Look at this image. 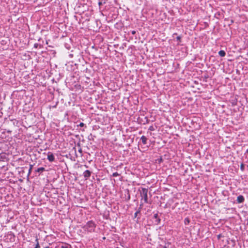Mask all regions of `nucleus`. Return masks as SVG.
Listing matches in <instances>:
<instances>
[{
  "mask_svg": "<svg viewBox=\"0 0 248 248\" xmlns=\"http://www.w3.org/2000/svg\"><path fill=\"white\" fill-rule=\"evenodd\" d=\"M119 175V174H118V172H114V173H113V174H112V175H113V176H115H115H118Z\"/></svg>",
  "mask_w": 248,
  "mask_h": 248,
  "instance_id": "obj_13",
  "label": "nucleus"
},
{
  "mask_svg": "<svg viewBox=\"0 0 248 248\" xmlns=\"http://www.w3.org/2000/svg\"><path fill=\"white\" fill-rule=\"evenodd\" d=\"M44 170H45V168H44L41 167V168H38L37 171L38 172H41V171H44Z\"/></svg>",
  "mask_w": 248,
  "mask_h": 248,
  "instance_id": "obj_10",
  "label": "nucleus"
},
{
  "mask_svg": "<svg viewBox=\"0 0 248 248\" xmlns=\"http://www.w3.org/2000/svg\"><path fill=\"white\" fill-rule=\"evenodd\" d=\"M139 213V211H137L135 213V216H137V214H138Z\"/></svg>",
  "mask_w": 248,
  "mask_h": 248,
  "instance_id": "obj_17",
  "label": "nucleus"
},
{
  "mask_svg": "<svg viewBox=\"0 0 248 248\" xmlns=\"http://www.w3.org/2000/svg\"><path fill=\"white\" fill-rule=\"evenodd\" d=\"M61 248H71V246L67 244H63L61 247Z\"/></svg>",
  "mask_w": 248,
  "mask_h": 248,
  "instance_id": "obj_7",
  "label": "nucleus"
},
{
  "mask_svg": "<svg viewBox=\"0 0 248 248\" xmlns=\"http://www.w3.org/2000/svg\"><path fill=\"white\" fill-rule=\"evenodd\" d=\"M176 39L177 40L180 41L181 39V37H180V36H177Z\"/></svg>",
  "mask_w": 248,
  "mask_h": 248,
  "instance_id": "obj_15",
  "label": "nucleus"
},
{
  "mask_svg": "<svg viewBox=\"0 0 248 248\" xmlns=\"http://www.w3.org/2000/svg\"><path fill=\"white\" fill-rule=\"evenodd\" d=\"M84 125V124L83 123H80V124H79V126H81V127H82V126H83V125Z\"/></svg>",
  "mask_w": 248,
  "mask_h": 248,
  "instance_id": "obj_14",
  "label": "nucleus"
},
{
  "mask_svg": "<svg viewBox=\"0 0 248 248\" xmlns=\"http://www.w3.org/2000/svg\"><path fill=\"white\" fill-rule=\"evenodd\" d=\"M88 225L89 226V227L93 228L94 227V224L92 222H89L88 223Z\"/></svg>",
  "mask_w": 248,
  "mask_h": 248,
  "instance_id": "obj_8",
  "label": "nucleus"
},
{
  "mask_svg": "<svg viewBox=\"0 0 248 248\" xmlns=\"http://www.w3.org/2000/svg\"><path fill=\"white\" fill-rule=\"evenodd\" d=\"M135 32L134 31H133L132 32V33H133V34H134V33H135Z\"/></svg>",
  "mask_w": 248,
  "mask_h": 248,
  "instance_id": "obj_20",
  "label": "nucleus"
},
{
  "mask_svg": "<svg viewBox=\"0 0 248 248\" xmlns=\"http://www.w3.org/2000/svg\"><path fill=\"white\" fill-rule=\"evenodd\" d=\"M47 159L50 162H53L55 159L54 156L52 153H49L47 155Z\"/></svg>",
  "mask_w": 248,
  "mask_h": 248,
  "instance_id": "obj_2",
  "label": "nucleus"
},
{
  "mask_svg": "<svg viewBox=\"0 0 248 248\" xmlns=\"http://www.w3.org/2000/svg\"><path fill=\"white\" fill-rule=\"evenodd\" d=\"M245 200L244 197L242 195H239L237 197V202L238 203H242Z\"/></svg>",
  "mask_w": 248,
  "mask_h": 248,
  "instance_id": "obj_4",
  "label": "nucleus"
},
{
  "mask_svg": "<svg viewBox=\"0 0 248 248\" xmlns=\"http://www.w3.org/2000/svg\"><path fill=\"white\" fill-rule=\"evenodd\" d=\"M154 217L155 218L157 219L156 221L157 222V223L159 222L160 219L158 218V215L157 214H155L154 215Z\"/></svg>",
  "mask_w": 248,
  "mask_h": 248,
  "instance_id": "obj_9",
  "label": "nucleus"
},
{
  "mask_svg": "<svg viewBox=\"0 0 248 248\" xmlns=\"http://www.w3.org/2000/svg\"><path fill=\"white\" fill-rule=\"evenodd\" d=\"M83 175L86 179L89 178L91 175V171L89 170H85L83 173Z\"/></svg>",
  "mask_w": 248,
  "mask_h": 248,
  "instance_id": "obj_3",
  "label": "nucleus"
},
{
  "mask_svg": "<svg viewBox=\"0 0 248 248\" xmlns=\"http://www.w3.org/2000/svg\"><path fill=\"white\" fill-rule=\"evenodd\" d=\"M163 248H168L166 246H165L163 247Z\"/></svg>",
  "mask_w": 248,
  "mask_h": 248,
  "instance_id": "obj_18",
  "label": "nucleus"
},
{
  "mask_svg": "<svg viewBox=\"0 0 248 248\" xmlns=\"http://www.w3.org/2000/svg\"><path fill=\"white\" fill-rule=\"evenodd\" d=\"M147 192L148 189L146 188H142V199L145 202H148V198H147Z\"/></svg>",
  "mask_w": 248,
  "mask_h": 248,
  "instance_id": "obj_1",
  "label": "nucleus"
},
{
  "mask_svg": "<svg viewBox=\"0 0 248 248\" xmlns=\"http://www.w3.org/2000/svg\"><path fill=\"white\" fill-rule=\"evenodd\" d=\"M246 153H248V149L246 151Z\"/></svg>",
  "mask_w": 248,
  "mask_h": 248,
  "instance_id": "obj_19",
  "label": "nucleus"
},
{
  "mask_svg": "<svg viewBox=\"0 0 248 248\" xmlns=\"http://www.w3.org/2000/svg\"><path fill=\"white\" fill-rule=\"evenodd\" d=\"M79 152H81V149H80V150H79Z\"/></svg>",
  "mask_w": 248,
  "mask_h": 248,
  "instance_id": "obj_21",
  "label": "nucleus"
},
{
  "mask_svg": "<svg viewBox=\"0 0 248 248\" xmlns=\"http://www.w3.org/2000/svg\"><path fill=\"white\" fill-rule=\"evenodd\" d=\"M185 222L186 223V222H189L188 219L186 218L185 220Z\"/></svg>",
  "mask_w": 248,
  "mask_h": 248,
  "instance_id": "obj_16",
  "label": "nucleus"
},
{
  "mask_svg": "<svg viewBox=\"0 0 248 248\" xmlns=\"http://www.w3.org/2000/svg\"><path fill=\"white\" fill-rule=\"evenodd\" d=\"M140 139L142 140V142L143 144H146L147 143H146V141H147V138L144 136H142L141 138H140Z\"/></svg>",
  "mask_w": 248,
  "mask_h": 248,
  "instance_id": "obj_5",
  "label": "nucleus"
},
{
  "mask_svg": "<svg viewBox=\"0 0 248 248\" xmlns=\"http://www.w3.org/2000/svg\"><path fill=\"white\" fill-rule=\"evenodd\" d=\"M218 54L221 57H224L226 55V53L224 50H220L218 52Z\"/></svg>",
  "mask_w": 248,
  "mask_h": 248,
  "instance_id": "obj_6",
  "label": "nucleus"
},
{
  "mask_svg": "<svg viewBox=\"0 0 248 248\" xmlns=\"http://www.w3.org/2000/svg\"><path fill=\"white\" fill-rule=\"evenodd\" d=\"M5 157L4 155L2 154H0V160H1Z\"/></svg>",
  "mask_w": 248,
  "mask_h": 248,
  "instance_id": "obj_12",
  "label": "nucleus"
},
{
  "mask_svg": "<svg viewBox=\"0 0 248 248\" xmlns=\"http://www.w3.org/2000/svg\"><path fill=\"white\" fill-rule=\"evenodd\" d=\"M36 241L37 242V244H36V246H35V247L34 248H40V246H39V242L38 241V239H36Z\"/></svg>",
  "mask_w": 248,
  "mask_h": 248,
  "instance_id": "obj_11",
  "label": "nucleus"
}]
</instances>
